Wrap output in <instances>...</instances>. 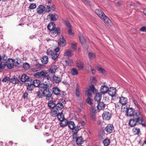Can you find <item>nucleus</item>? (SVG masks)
Wrapping results in <instances>:
<instances>
[{"label":"nucleus","mask_w":146,"mask_h":146,"mask_svg":"<svg viewBox=\"0 0 146 146\" xmlns=\"http://www.w3.org/2000/svg\"><path fill=\"white\" fill-rule=\"evenodd\" d=\"M95 12L98 16L102 20H103L106 24H108L110 26L111 25V20L105 15L102 11L99 9H96Z\"/></svg>","instance_id":"obj_1"},{"label":"nucleus","mask_w":146,"mask_h":146,"mask_svg":"<svg viewBox=\"0 0 146 146\" xmlns=\"http://www.w3.org/2000/svg\"><path fill=\"white\" fill-rule=\"evenodd\" d=\"M55 25L54 23H51L47 25V28L50 31H52V34H56V35L58 34H60V28L59 27L55 28Z\"/></svg>","instance_id":"obj_2"},{"label":"nucleus","mask_w":146,"mask_h":146,"mask_svg":"<svg viewBox=\"0 0 146 146\" xmlns=\"http://www.w3.org/2000/svg\"><path fill=\"white\" fill-rule=\"evenodd\" d=\"M46 54L48 55L51 56L52 59L54 60L56 59L59 55L58 54L50 49L47 50Z\"/></svg>","instance_id":"obj_3"},{"label":"nucleus","mask_w":146,"mask_h":146,"mask_svg":"<svg viewBox=\"0 0 146 146\" xmlns=\"http://www.w3.org/2000/svg\"><path fill=\"white\" fill-rule=\"evenodd\" d=\"M47 72L45 70H42L41 72H36L34 74V76L37 78H45L47 74Z\"/></svg>","instance_id":"obj_4"},{"label":"nucleus","mask_w":146,"mask_h":146,"mask_svg":"<svg viewBox=\"0 0 146 146\" xmlns=\"http://www.w3.org/2000/svg\"><path fill=\"white\" fill-rule=\"evenodd\" d=\"M65 103H66V101L64 100L62 98L59 99L58 102L56 104V108L58 110H61L64 108L63 104Z\"/></svg>","instance_id":"obj_5"},{"label":"nucleus","mask_w":146,"mask_h":146,"mask_svg":"<svg viewBox=\"0 0 146 146\" xmlns=\"http://www.w3.org/2000/svg\"><path fill=\"white\" fill-rule=\"evenodd\" d=\"M125 111L126 115L128 117H134L135 116V110L132 108L127 107Z\"/></svg>","instance_id":"obj_6"},{"label":"nucleus","mask_w":146,"mask_h":146,"mask_svg":"<svg viewBox=\"0 0 146 146\" xmlns=\"http://www.w3.org/2000/svg\"><path fill=\"white\" fill-rule=\"evenodd\" d=\"M14 63V62L13 60L12 59H8L6 62H4L5 66H7L8 68L10 69L13 68Z\"/></svg>","instance_id":"obj_7"},{"label":"nucleus","mask_w":146,"mask_h":146,"mask_svg":"<svg viewBox=\"0 0 146 146\" xmlns=\"http://www.w3.org/2000/svg\"><path fill=\"white\" fill-rule=\"evenodd\" d=\"M81 129L80 127L79 126H77L75 127L73 129H72V131L73 133L72 134L73 139H75L77 136V134L78 131Z\"/></svg>","instance_id":"obj_8"},{"label":"nucleus","mask_w":146,"mask_h":146,"mask_svg":"<svg viewBox=\"0 0 146 146\" xmlns=\"http://www.w3.org/2000/svg\"><path fill=\"white\" fill-rule=\"evenodd\" d=\"M111 113L108 112L104 111L102 115L103 119L105 120H109L111 117Z\"/></svg>","instance_id":"obj_9"},{"label":"nucleus","mask_w":146,"mask_h":146,"mask_svg":"<svg viewBox=\"0 0 146 146\" xmlns=\"http://www.w3.org/2000/svg\"><path fill=\"white\" fill-rule=\"evenodd\" d=\"M116 92V90L115 88L113 87H110L109 88L108 93L110 96L113 97L115 96Z\"/></svg>","instance_id":"obj_10"},{"label":"nucleus","mask_w":146,"mask_h":146,"mask_svg":"<svg viewBox=\"0 0 146 146\" xmlns=\"http://www.w3.org/2000/svg\"><path fill=\"white\" fill-rule=\"evenodd\" d=\"M114 128V127L113 125L109 124L106 127L105 130L108 133H110L112 132Z\"/></svg>","instance_id":"obj_11"},{"label":"nucleus","mask_w":146,"mask_h":146,"mask_svg":"<svg viewBox=\"0 0 146 146\" xmlns=\"http://www.w3.org/2000/svg\"><path fill=\"white\" fill-rule=\"evenodd\" d=\"M45 9L44 7L42 5H39L37 9V13L39 15L43 13Z\"/></svg>","instance_id":"obj_12"},{"label":"nucleus","mask_w":146,"mask_h":146,"mask_svg":"<svg viewBox=\"0 0 146 146\" xmlns=\"http://www.w3.org/2000/svg\"><path fill=\"white\" fill-rule=\"evenodd\" d=\"M62 76H56L54 75L52 78V81L53 82L56 83H58L60 82L61 81V77Z\"/></svg>","instance_id":"obj_13"},{"label":"nucleus","mask_w":146,"mask_h":146,"mask_svg":"<svg viewBox=\"0 0 146 146\" xmlns=\"http://www.w3.org/2000/svg\"><path fill=\"white\" fill-rule=\"evenodd\" d=\"M49 19L51 21H55L58 18V15L56 13L50 14L48 15Z\"/></svg>","instance_id":"obj_14"},{"label":"nucleus","mask_w":146,"mask_h":146,"mask_svg":"<svg viewBox=\"0 0 146 146\" xmlns=\"http://www.w3.org/2000/svg\"><path fill=\"white\" fill-rule=\"evenodd\" d=\"M34 66L35 67L33 68V71L36 72L40 70L42 68L43 65L38 63H36L35 64Z\"/></svg>","instance_id":"obj_15"},{"label":"nucleus","mask_w":146,"mask_h":146,"mask_svg":"<svg viewBox=\"0 0 146 146\" xmlns=\"http://www.w3.org/2000/svg\"><path fill=\"white\" fill-rule=\"evenodd\" d=\"M36 97L39 98H42L44 97V90H40L36 93Z\"/></svg>","instance_id":"obj_16"},{"label":"nucleus","mask_w":146,"mask_h":146,"mask_svg":"<svg viewBox=\"0 0 146 146\" xmlns=\"http://www.w3.org/2000/svg\"><path fill=\"white\" fill-rule=\"evenodd\" d=\"M109 88L105 85L102 86H101L100 91L102 94H104L108 92Z\"/></svg>","instance_id":"obj_17"},{"label":"nucleus","mask_w":146,"mask_h":146,"mask_svg":"<svg viewBox=\"0 0 146 146\" xmlns=\"http://www.w3.org/2000/svg\"><path fill=\"white\" fill-rule=\"evenodd\" d=\"M50 113L52 116L55 117L57 116L59 111L57 109L54 108L51 110Z\"/></svg>","instance_id":"obj_18"},{"label":"nucleus","mask_w":146,"mask_h":146,"mask_svg":"<svg viewBox=\"0 0 146 146\" xmlns=\"http://www.w3.org/2000/svg\"><path fill=\"white\" fill-rule=\"evenodd\" d=\"M94 98L95 100L97 102H100L102 99V94L101 93H96Z\"/></svg>","instance_id":"obj_19"},{"label":"nucleus","mask_w":146,"mask_h":146,"mask_svg":"<svg viewBox=\"0 0 146 146\" xmlns=\"http://www.w3.org/2000/svg\"><path fill=\"white\" fill-rule=\"evenodd\" d=\"M136 120L137 123H139V124H141L144 127H146V125L145 123H143V119L142 117H139L136 119Z\"/></svg>","instance_id":"obj_20"},{"label":"nucleus","mask_w":146,"mask_h":146,"mask_svg":"<svg viewBox=\"0 0 146 146\" xmlns=\"http://www.w3.org/2000/svg\"><path fill=\"white\" fill-rule=\"evenodd\" d=\"M129 124L130 126L133 127L137 124L136 119H131L129 122Z\"/></svg>","instance_id":"obj_21"},{"label":"nucleus","mask_w":146,"mask_h":146,"mask_svg":"<svg viewBox=\"0 0 146 146\" xmlns=\"http://www.w3.org/2000/svg\"><path fill=\"white\" fill-rule=\"evenodd\" d=\"M52 94L49 90L45 89L44 90V96L46 98H50L51 97Z\"/></svg>","instance_id":"obj_22"},{"label":"nucleus","mask_w":146,"mask_h":146,"mask_svg":"<svg viewBox=\"0 0 146 146\" xmlns=\"http://www.w3.org/2000/svg\"><path fill=\"white\" fill-rule=\"evenodd\" d=\"M119 102L122 105H125L127 102V99L126 98L121 97L120 98Z\"/></svg>","instance_id":"obj_23"},{"label":"nucleus","mask_w":146,"mask_h":146,"mask_svg":"<svg viewBox=\"0 0 146 146\" xmlns=\"http://www.w3.org/2000/svg\"><path fill=\"white\" fill-rule=\"evenodd\" d=\"M105 104L102 102H99L97 106L98 109L99 110H104L105 108Z\"/></svg>","instance_id":"obj_24"},{"label":"nucleus","mask_w":146,"mask_h":146,"mask_svg":"<svg viewBox=\"0 0 146 146\" xmlns=\"http://www.w3.org/2000/svg\"><path fill=\"white\" fill-rule=\"evenodd\" d=\"M29 76L25 74H23L22 75L21 78V81L23 82H25L29 81Z\"/></svg>","instance_id":"obj_25"},{"label":"nucleus","mask_w":146,"mask_h":146,"mask_svg":"<svg viewBox=\"0 0 146 146\" xmlns=\"http://www.w3.org/2000/svg\"><path fill=\"white\" fill-rule=\"evenodd\" d=\"M79 40L82 44H84L86 42V40L82 34L79 36Z\"/></svg>","instance_id":"obj_26"},{"label":"nucleus","mask_w":146,"mask_h":146,"mask_svg":"<svg viewBox=\"0 0 146 146\" xmlns=\"http://www.w3.org/2000/svg\"><path fill=\"white\" fill-rule=\"evenodd\" d=\"M56 103L55 100L50 101L48 103V105L49 108H53L56 106Z\"/></svg>","instance_id":"obj_27"},{"label":"nucleus","mask_w":146,"mask_h":146,"mask_svg":"<svg viewBox=\"0 0 146 146\" xmlns=\"http://www.w3.org/2000/svg\"><path fill=\"white\" fill-rule=\"evenodd\" d=\"M53 92L56 95H59L60 94V91L57 87H54L53 88Z\"/></svg>","instance_id":"obj_28"},{"label":"nucleus","mask_w":146,"mask_h":146,"mask_svg":"<svg viewBox=\"0 0 146 146\" xmlns=\"http://www.w3.org/2000/svg\"><path fill=\"white\" fill-rule=\"evenodd\" d=\"M19 80L17 77H15L10 78V82L14 84H16L19 82Z\"/></svg>","instance_id":"obj_29"},{"label":"nucleus","mask_w":146,"mask_h":146,"mask_svg":"<svg viewBox=\"0 0 146 146\" xmlns=\"http://www.w3.org/2000/svg\"><path fill=\"white\" fill-rule=\"evenodd\" d=\"M67 125H68V127L71 129H73L76 126L74 123L72 121L68 122Z\"/></svg>","instance_id":"obj_30"},{"label":"nucleus","mask_w":146,"mask_h":146,"mask_svg":"<svg viewBox=\"0 0 146 146\" xmlns=\"http://www.w3.org/2000/svg\"><path fill=\"white\" fill-rule=\"evenodd\" d=\"M58 43L59 45L60 44L63 46L65 45L66 43V40L62 36L60 38L59 41L58 42Z\"/></svg>","instance_id":"obj_31"},{"label":"nucleus","mask_w":146,"mask_h":146,"mask_svg":"<svg viewBox=\"0 0 146 146\" xmlns=\"http://www.w3.org/2000/svg\"><path fill=\"white\" fill-rule=\"evenodd\" d=\"M89 89L92 91L94 94H96L98 92L97 90L96 89L93 84L90 86Z\"/></svg>","instance_id":"obj_32"},{"label":"nucleus","mask_w":146,"mask_h":146,"mask_svg":"<svg viewBox=\"0 0 146 146\" xmlns=\"http://www.w3.org/2000/svg\"><path fill=\"white\" fill-rule=\"evenodd\" d=\"M77 66L80 69H82L84 66V63L82 61H79L76 63Z\"/></svg>","instance_id":"obj_33"},{"label":"nucleus","mask_w":146,"mask_h":146,"mask_svg":"<svg viewBox=\"0 0 146 146\" xmlns=\"http://www.w3.org/2000/svg\"><path fill=\"white\" fill-rule=\"evenodd\" d=\"M58 119L60 121H62L64 119V116L62 112L58 113L57 115Z\"/></svg>","instance_id":"obj_34"},{"label":"nucleus","mask_w":146,"mask_h":146,"mask_svg":"<svg viewBox=\"0 0 146 146\" xmlns=\"http://www.w3.org/2000/svg\"><path fill=\"white\" fill-rule=\"evenodd\" d=\"M42 62L44 64H47L48 62V57L47 56H44L41 59Z\"/></svg>","instance_id":"obj_35"},{"label":"nucleus","mask_w":146,"mask_h":146,"mask_svg":"<svg viewBox=\"0 0 146 146\" xmlns=\"http://www.w3.org/2000/svg\"><path fill=\"white\" fill-rule=\"evenodd\" d=\"M84 141L82 137H80L77 138L76 140V142L78 145H80Z\"/></svg>","instance_id":"obj_36"},{"label":"nucleus","mask_w":146,"mask_h":146,"mask_svg":"<svg viewBox=\"0 0 146 146\" xmlns=\"http://www.w3.org/2000/svg\"><path fill=\"white\" fill-rule=\"evenodd\" d=\"M32 83L35 87H38L39 86L40 84V81L38 80H34Z\"/></svg>","instance_id":"obj_37"},{"label":"nucleus","mask_w":146,"mask_h":146,"mask_svg":"<svg viewBox=\"0 0 146 146\" xmlns=\"http://www.w3.org/2000/svg\"><path fill=\"white\" fill-rule=\"evenodd\" d=\"M57 69L56 66H53L49 69V72L52 74H54Z\"/></svg>","instance_id":"obj_38"},{"label":"nucleus","mask_w":146,"mask_h":146,"mask_svg":"<svg viewBox=\"0 0 146 146\" xmlns=\"http://www.w3.org/2000/svg\"><path fill=\"white\" fill-rule=\"evenodd\" d=\"M64 55L68 57L72 56V54L71 50H66L64 53Z\"/></svg>","instance_id":"obj_39"},{"label":"nucleus","mask_w":146,"mask_h":146,"mask_svg":"<svg viewBox=\"0 0 146 146\" xmlns=\"http://www.w3.org/2000/svg\"><path fill=\"white\" fill-rule=\"evenodd\" d=\"M71 73L73 76L77 75L78 74V70L75 68H73L71 70Z\"/></svg>","instance_id":"obj_40"},{"label":"nucleus","mask_w":146,"mask_h":146,"mask_svg":"<svg viewBox=\"0 0 146 146\" xmlns=\"http://www.w3.org/2000/svg\"><path fill=\"white\" fill-rule=\"evenodd\" d=\"M23 67L25 70H27L30 68V66L28 63L25 62L23 64Z\"/></svg>","instance_id":"obj_41"},{"label":"nucleus","mask_w":146,"mask_h":146,"mask_svg":"<svg viewBox=\"0 0 146 146\" xmlns=\"http://www.w3.org/2000/svg\"><path fill=\"white\" fill-rule=\"evenodd\" d=\"M110 139H106L103 141V143L105 146H108L110 144Z\"/></svg>","instance_id":"obj_42"},{"label":"nucleus","mask_w":146,"mask_h":146,"mask_svg":"<svg viewBox=\"0 0 146 146\" xmlns=\"http://www.w3.org/2000/svg\"><path fill=\"white\" fill-rule=\"evenodd\" d=\"M133 131L135 135H138L140 132V129L136 127L133 128Z\"/></svg>","instance_id":"obj_43"},{"label":"nucleus","mask_w":146,"mask_h":146,"mask_svg":"<svg viewBox=\"0 0 146 146\" xmlns=\"http://www.w3.org/2000/svg\"><path fill=\"white\" fill-rule=\"evenodd\" d=\"M88 56L90 59H93L96 58L95 54L93 52H89L88 53Z\"/></svg>","instance_id":"obj_44"},{"label":"nucleus","mask_w":146,"mask_h":146,"mask_svg":"<svg viewBox=\"0 0 146 146\" xmlns=\"http://www.w3.org/2000/svg\"><path fill=\"white\" fill-rule=\"evenodd\" d=\"M61 121L60 123V125L61 127H64L68 124L67 121L66 120H63L62 121Z\"/></svg>","instance_id":"obj_45"},{"label":"nucleus","mask_w":146,"mask_h":146,"mask_svg":"<svg viewBox=\"0 0 146 146\" xmlns=\"http://www.w3.org/2000/svg\"><path fill=\"white\" fill-rule=\"evenodd\" d=\"M27 89L29 91H31L33 89V87L32 86V84L31 82L27 84Z\"/></svg>","instance_id":"obj_46"},{"label":"nucleus","mask_w":146,"mask_h":146,"mask_svg":"<svg viewBox=\"0 0 146 146\" xmlns=\"http://www.w3.org/2000/svg\"><path fill=\"white\" fill-rule=\"evenodd\" d=\"M65 62L66 65H71L73 62L72 59H68L65 61Z\"/></svg>","instance_id":"obj_47"},{"label":"nucleus","mask_w":146,"mask_h":146,"mask_svg":"<svg viewBox=\"0 0 146 146\" xmlns=\"http://www.w3.org/2000/svg\"><path fill=\"white\" fill-rule=\"evenodd\" d=\"M92 92L89 89L87 90L86 91V94L88 96V97H90L92 96Z\"/></svg>","instance_id":"obj_48"},{"label":"nucleus","mask_w":146,"mask_h":146,"mask_svg":"<svg viewBox=\"0 0 146 146\" xmlns=\"http://www.w3.org/2000/svg\"><path fill=\"white\" fill-rule=\"evenodd\" d=\"M36 7V5L35 3H31L29 7V8L30 9H33Z\"/></svg>","instance_id":"obj_49"},{"label":"nucleus","mask_w":146,"mask_h":146,"mask_svg":"<svg viewBox=\"0 0 146 146\" xmlns=\"http://www.w3.org/2000/svg\"><path fill=\"white\" fill-rule=\"evenodd\" d=\"M98 70L103 74H105L107 73V72L105 70L101 67L99 68Z\"/></svg>","instance_id":"obj_50"},{"label":"nucleus","mask_w":146,"mask_h":146,"mask_svg":"<svg viewBox=\"0 0 146 146\" xmlns=\"http://www.w3.org/2000/svg\"><path fill=\"white\" fill-rule=\"evenodd\" d=\"M90 81L91 83H95L96 82L95 78L93 76H91L90 77Z\"/></svg>","instance_id":"obj_51"},{"label":"nucleus","mask_w":146,"mask_h":146,"mask_svg":"<svg viewBox=\"0 0 146 146\" xmlns=\"http://www.w3.org/2000/svg\"><path fill=\"white\" fill-rule=\"evenodd\" d=\"M5 66V64H4V62L3 61L0 62V70L3 69Z\"/></svg>","instance_id":"obj_52"},{"label":"nucleus","mask_w":146,"mask_h":146,"mask_svg":"<svg viewBox=\"0 0 146 146\" xmlns=\"http://www.w3.org/2000/svg\"><path fill=\"white\" fill-rule=\"evenodd\" d=\"M92 100L90 98V97H88L86 100V101L88 104L90 105L92 104Z\"/></svg>","instance_id":"obj_53"},{"label":"nucleus","mask_w":146,"mask_h":146,"mask_svg":"<svg viewBox=\"0 0 146 146\" xmlns=\"http://www.w3.org/2000/svg\"><path fill=\"white\" fill-rule=\"evenodd\" d=\"M2 81L3 82H8L9 81L10 82V78L8 77H6L4 78Z\"/></svg>","instance_id":"obj_54"},{"label":"nucleus","mask_w":146,"mask_h":146,"mask_svg":"<svg viewBox=\"0 0 146 146\" xmlns=\"http://www.w3.org/2000/svg\"><path fill=\"white\" fill-rule=\"evenodd\" d=\"M1 60L4 61V62H6L7 59V57L6 56L5 54H3L2 56L1 57Z\"/></svg>","instance_id":"obj_55"},{"label":"nucleus","mask_w":146,"mask_h":146,"mask_svg":"<svg viewBox=\"0 0 146 146\" xmlns=\"http://www.w3.org/2000/svg\"><path fill=\"white\" fill-rule=\"evenodd\" d=\"M77 44L76 42L72 43L71 44V47L74 49H76Z\"/></svg>","instance_id":"obj_56"},{"label":"nucleus","mask_w":146,"mask_h":146,"mask_svg":"<svg viewBox=\"0 0 146 146\" xmlns=\"http://www.w3.org/2000/svg\"><path fill=\"white\" fill-rule=\"evenodd\" d=\"M80 92L79 91L78 88L77 87L76 90V95L78 97H79L80 96Z\"/></svg>","instance_id":"obj_57"},{"label":"nucleus","mask_w":146,"mask_h":146,"mask_svg":"<svg viewBox=\"0 0 146 146\" xmlns=\"http://www.w3.org/2000/svg\"><path fill=\"white\" fill-rule=\"evenodd\" d=\"M139 30L142 32H146V27L143 26Z\"/></svg>","instance_id":"obj_58"},{"label":"nucleus","mask_w":146,"mask_h":146,"mask_svg":"<svg viewBox=\"0 0 146 146\" xmlns=\"http://www.w3.org/2000/svg\"><path fill=\"white\" fill-rule=\"evenodd\" d=\"M68 32L69 34L72 36L74 35V32L72 31V28L69 29L68 31Z\"/></svg>","instance_id":"obj_59"},{"label":"nucleus","mask_w":146,"mask_h":146,"mask_svg":"<svg viewBox=\"0 0 146 146\" xmlns=\"http://www.w3.org/2000/svg\"><path fill=\"white\" fill-rule=\"evenodd\" d=\"M141 115V112L139 110H138L135 112V115L136 116L138 117Z\"/></svg>","instance_id":"obj_60"},{"label":"nucleus","mask_w":146,"mask_h":146,"mask_svg":"<svg viewBox=\"0 0 146 146\" xmlns=\"http://www.w3.org/2000/svg\"><path fill=\"white\" fill-rule=\"evenodd\" d=\"M51 8L49 6L47 5L46 9V12H49L51 10Z\"/></svg>","instance_id":"obj_61"},{"label":"nucleus","mask_w":146,"mask_h":146,"mask_svg":"<svg viewBox=\"0 0 146 146\" xmlns=\"http://www.w3.org/2000/svg\"><path fill=\"white\" fill-rule=\"evenodd\" d=\"M66 26L68 27L69 29L72 28V26L69 22H67L66 23Z\"/></svg>","instance_id":"obj_62"},{"label":"nucleus","mask_w":146,"mask_h":146,"mask_svg":"<svg viewBox=\"0 0 146 146\" xmlns=\"http://www.w3.org/2000/svg\"><path fill=\"white\" fill-rule=\"evenodd\" d=\"M59 95H60V96H62V97H63L66 95V93L64 92L60 91V94Z\"/></svg>","instance_id":"obj_63"},{"label":"nucleus","mask_w":146,"mask_h":146,"mask_svg":"<svg viewBox=\"0 0 146 146\" xmlns=\"http://www.w3.org/2000/svg\"><path fill=\"white\" fill-rule=\"evenodd\" d=\"M28 93L27 92H25V93L23 95V97L24 99H26L27 98V96H28Z\"/></svg>","instance_id":"obj_64"}]
</instances>
